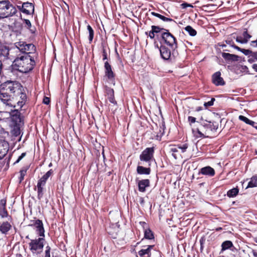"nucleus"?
Listing matches in <instances>:
<instances>
[{"instance_id": "obj_58", "label": "nucleus", "mask_w": 257, "mask_h": 257, "mask_svg": "<svg viewBox=\"0 0 257 257\" xmlns=\"http://www.w3.org/2000/svg\"><path fill=\"white\" fill-rule=\"evenodd\" d=\"M139 202H140V204L142 205V206H144V204H145V200H144V198L142 197H140L139 198Z\"/></svg>"}, {"instance_id": "obj_25", "label": "nucleus", "mask_w": 257, "mask_h": 257, "mask_svg": "<svg viewBox=\"0 0 257 257\" xmlns=\"http://www.w3.org/2000/svg\"><path fill=\"white\" fill-rule=\"evenodd\" d=\"M144 238L152 240L154 239V234L153 231L150 229H146L144 231Z\"/></svg>"}, {"instance_id": "obj_3", "label": "nucleus", "mask_w": 257, "mask_h": 257, "mask_svg": "<svg viewBox=\"0 0 257 257\" xmlns=\"http://www.w3.org/2000/svg\"><path fill=\"white\" fill-rule=\"evenodd\" d=\"M161 37L164 43L172 49V55L174 57L175 55L177 53L176 49L178 48L176 38L169 32L168 30H165V31L161 34Z\"/></svg>"}, {"instance_id": "obj_40", "label": "nucleus", "mask_w": 257, "mask_h": 257, "mask_svg": "<svg viewBox=\"0 0 257 257\" xmlns=\"http://www.w3.org/2000/svg\"><path fill=\"white\" fill-rule=\"evenodd\" d=\"M165 128H166V127H165V122H163L162 124V125L160 126V134L159 136L160 138H161V137L164 135Z\"/></svg>"}, {"instance_id": "obj_51", "label": "nucleus", "mask_w": 257, "mask_h": 257, "mask_svg": "<svg viewBox=\"0 0 257 257\" xmlns=\"http://www.w3.org/2000/svg\"><path fill=\"white\" fill-rule=\"evenodd\" d=\"M50 98L48 97L45 96L43 100V102L45 104H49L50 103Z\"/></svg>"}, {"instance_id": "obj_48", "label": "nucleus", "mask_w": 257, "mask_h": 257, "mask_svg": "<svg viewBox=\"0 0 257 257\" xmlns=\"http://www.w3.org/2000/svg\"><path fill=\"white\" fill-rule=\"evenodd\" d=\"M236 41L241 44H246V41L243 40L241 37H237L235 39Z\"/></svg>"}, {"instance_id": "obj_57", "label": "nucleus", "mask_w": 257, "mask_h": 257, "mask_svg": "<svg viewBox=\"0 0 257 257\" xmlns=\"http://www.w3.org/2000/svg\"><path fill=\"white\" fill-rule=\"evenodd\" d=\"M251 55H252V57L253 58L254 60L256 61H257V51L256 52H251Z\"/></svg>"}, {"instance_id": "obj_15", "label": "nucleus", "mask_w": 257, "mask_h": 257, "mask_svg": "<svg viewBox=\"0 0 257 257\" xmlns=\"http://www.w3.org/2000/svg\"><path fill=\"white\" fill-rule=\"evenodd\" d=\"M161 56L165 60H168L171 58V50L165 46L161 45L160 49Z\"/></svg>"}, {"instance_id": "obj_42", "label": "nucleus", "mask_w": 257, "mask_h": 257, "mask_svg": "<svg viewBox=\"0 0 257 257\" xmlns=\"http://www.w3.org/2000/svg\"><path fill=\"white\" fill-rule=\"evenodd\" d=\"M205 240H206V238L204 236H202L199 240L201 250H202L203 249L204 244L205 242Z\"/></svg>"}, {"instance_id": "obj_36", "label": "nucleus", "mask_w": 257, "mask_h": 257, "mask_svg": "<svg viewBox=\"0 0 257 257\" xmlns=\"http://www.w3.org/2000/svg\"><path fill=\"white\" fill-rule=\"evenodd\" d=\"M38 188V198L41 199L43 196V187L41 185H37Z\"/></svg>"}, {"instance_id": "obj_24", "label": "nucleus", "mask_w": 257, "mask_h": 257, "mask_svg": "<svg viewBox=\"0 0 257 257\" xmlns=\"http://www.w3.org/2000/svg\"><path fill=\"white\" fill-rule=\"evenodd\" d=\"M30 166L29 165H26L24 166L20 171V176L19 178L20 183H21L24 178L26 174L27 171L29 169Z\"/></svg>"}, {"instance_id": "obj_62", "label": "nucleus", "mask_w": 257, "mask_h": 257, "mask_svg": "<svg viewBox=\"0 0 257 257\" xmlns=\"http://www.w3.org/2000/svg\"><path fill=\"white\" fill-rule=\"evenodd\" d=\"M171 152L173 153H175L178 152V150L176 148H172L171 149Z\"/></svg>"}, {"instance_id": "obj_47", "label": "nucleus", "mask_w": 257, "mask_h": 257, "mask_svg": "<svg viewBox=\"0 0 257 257\" xmlns=\"http://www.w3.org/2000/svg\"><path fill=\"white\" fill-rule=\"evenodd\" d=\"M146 34L148 35L149 37L152 39H153L155 37V33L152 31V30L149 32H146Z\"/></svg>"}, {"instance_id": "obj_16", "label": "nucleus", "mask_w": 257, "mask_h": 257, "mask_svg": "<svg viewBox=\"0 0 257 257\" xmlns=\"http://www.w3.org/2000/svg\"><path fill=\"white\" fill-rule=\"evenodd\" d=\"M144 247L146 248H143L141 249L138 252V254L140 257H151V250L154 248V245H149L144 246Z\"/></svg>"}, {"instance_id": "obj_22", "label": "nucleus", "mask_w": 257, "mask_h": 257, "mask_svg": "<svg viewBox=\"0 0 257 257\" xmlns=\"http://www.w3.org/2000/svg\"><path fill=\"white\" fill-rule=\"evenodd\" d=\"M151 172L150 166L145 167L142 166H138L137 168V172L140 175H150Z\"/></svg>"}, {"instance_id": "obj_9", "label": "nucleus", "mask_w": 257, "mask_h": 257, "mask_svg": "<svg viewBox=\"0 0 257 257\" xmlns=\"http://www.w3.org/2000/svg\"><path fill=\"white\" fill-rule=\"evenodd\" d=\"M104 77L106 78L108 81L114 84L115 75L112 71L111 65L107 61L104 62Z\"/></svg>"}, {"instance_id": "obj_61", "label": "nucleus", "mask_w": 257, "mask_h": 257, "mask_svg": "<svg viewBox=\"0 0 257 257\" xmlns=\"http://www.w3.org/2000/svg\"><path fill=\"white\" fill-rule=\"evenodd\" d=\"M232 48H233L234 49H235L240 52H241V50L242 49V48L238 47L237 46L235 45V44H234V45L233 46Z\"/></svg>"}, {"instance_id": "obj_53", "label": "nucleus", "mask_w": 257, "mask_h": 257, "mask_svg": "<svg viewBox=\"0 0 257 257\" xmlns=\"http://www.w3.org/2000/svg\"><path fill=\"white\" fill-rule=\"evenodd\" d=\"M26 153H23L17 159V163H18L24 157H25Z\"/></svg>"}, {"instance_id": "obj_23", "label": "nucleus", "mask_w": 257, "mask_h": 257, "mask_svg": "<svg viewBox=\"0 0 257 257\" xmlns=\"http://www.w3.org/2000/svg\"><path fill=\"white\" fill-rule=\"evenodd\" d=\"M233 247V243L230 240H226L223 241L221 244V250L222 252L227 249H229L230 248Z\"/></svg>"}, {"instance_id": "obj_63", "label": "nucleus", "mask_w": 257, "mask_h": 257, "mask_svg": "<svg viewBox=\"0 0 257 257\" xmlns=\"http://www.w3.org/2000/svg\"><path fill=\"white\" fill-rule=\"evenodd\" d=\"M252 68L255 71L257 72V64H253Z\"/></svg>"}, {"instance_id": "obj_21", "label": "nucleus", "mask_w": 257, "mask_h": 257, "mask_svg": "<svg viewBox=\"0 0 257 257\" xmlns=\"http://www.w3.org/2000/svg\"><path fill=\"white\" fill-rule=\"evenodd\" d=\"M6 200L2 199L0 201V217L4 218L8 216V212L6 209Z\"/></svg>"}, {"instance_id": "obj_60", "label": "nucleus", "mask_w": 257, "mask_h": 257, "mask_svg": "<svg viewBox=\"0 0 257 257\" xmlns=\"http://www.w3.org/2000/svg\"><path fill=\"white\" fill-rule=\"evenodd\" d=\"M231 251H232L233 252L235 253L238 252V250L233 245V247L230 248L229 249Z\"/></svg>"}, {"instance_id": "obj_34", "label": "nucleus", "mask_w": 257, "mask_h": 257, "mask_svg": "<svg viewBox=\"0 0 257 257\" xmlns=\"http://www.w3.org/2000/svg\"><path fill=\"white\" fill-rule=\"evenodd\" d=\"M102 60L105 61L107 59V54L106 50V46L102 44Z\"/></svg>"}, {"instance_id": "obj_59", "label": "nucleus", "mask_w": 257, "mask_h": 257, "mask_svg": "<svg viewBox=\"0 0 257 257\" xmlns=\"http://www.w3.org/2000/svg\"><path fill=\"white\" fill-rule=\"evenodd\" d=\"M196 132L198 134L200 137H201V138L204 137V134L203 133H202V132L200 131V130L199 128H196Z\"/></svg>"}, {"instance_id": "obj_64", "label": "nucleus", "mask_w": 257, "mask_h": 257, "mask_svg": "<svg viewBox=\"0 0 257 257\" xmlns=\"http://www.w3.org/2000/svg\"><path fill=\"white\" fill-rule=\"evenodd\" d=\"M252 253L254 257H257V252L255 250H252Z\"/></svg>"}, {"instance_id": "obj_18", "label": "nucleus", "mask_w": 257, "mask_h": 257, "mask_svg": "<svg viewBox=\"0 0 257 257\" xmlns=\"http://www.w3.org/2000/svg\"><path fill=\"white\" fill-rule=\"evenodd\" d=\"M138 186L140 192H145L146 191V188L150 186V181L148 179L138 180Z\"/></svg>"}, {"instance_id": "obj_35", "label": "nucleus", "mask_w": 257, "mask_h": 257, "mask_svg": "<svg viewBox=\"0 0 257 257\" xmlns=\"http://www.w3.org/2000/svg\"><path fill=\"white\" fill-rule=\"evenodd\" d=\"M47 180H48V178L47 177H46L44 175H43L40 178V179H39L38 180V183H37V185H41V186L43 187L45 185L46 182Z\"/></svg>"}, {"instance_id": "obj_13", "label": "nucleus", "mask_w": 257, "mask_h": 257, "mask_svg": "<svg viewBox=\"0 0 257 257\" xmlns=\"http://www.w3.org/2000/svg\"><path fill=\"white\" fill-rule=\"evenodd\" d=\"M215 174L214 169L210 166H206L201 168L198 173V175H203L208 177H212Z\"/></svg>"}, {"instance_id": "obj_54", "label": "nucleus", "mask_w": 257, "mask_h": 257, "mask_svg": "<svg viewBox=\"0 0 257 257\" xmlns=\"http://www.w3.org/2000/svg\"><path fill=\"white\" fill-rule=\"evenodd\" d=\"M250 45L253 47L257 48V39L256 40L251 41Z\"/></svg>"}, {"instance_id": "obj_6", "label": "nucleus", "mask_w": 257, "mask_h": 257, "mask_svg": "<svg viewBox=\"0 0 257 257\" xmlns=\"http://www.w3.org/2000/svg\"><path fill=\"white\" fill-rule=\"evenodd\" d=\"M155 153L154 147L147 148L140 155V160L141 161L145 162L148 163V166H150L151 162L155 161L154 157Z\"/></svg>"}, {"instance_id": "obj_26", "label": "nucleus", "mask_w": 257, "mask_h": 257, "mask_svg": "<svg viewBox=\"0 0 257 257\" xmlns=\"http://www.w3.org/2000/svg\"><path fill=\"white\" fill-rule=\"evenodd\" d=\"M239 189L237 187L233 188L227 192V196L229 198L234 197L237 195Z\"/></svg>"}, {"instance_id": "obj_49", "label": "nucleus", "mask_w": 257, "mask_h": 257, "mask_svg": "<svg viewBox=\"0 0 257 257\" xmlns=\"http://www.w3.org/2000/svg\"><path fill=\"white\" fill-rule=\"evenodd\" d=\"M196 119L195 117L191 116H189L188 117V120L190 124H191L193 123H195L196 121Z\"/></svg>"}, {"instance_id": "obj_31", "label": "nucleus", "mask_w": 257, "mask_h": 257, "mask_svg": "<svg viewBox=\"0 0 257 257\" xmlns=\"http://www.w3.org/2000/svg\"><path fill=\"white\" fill-rule=\"evenodd\" d=\"M185 30L188 33V34L191 36L193 37L196 35V31L190 26H187V27H186Z\"/></svg>"}, {"instance_id": "obj_1", "label": "nucleus", "mask_w": 257, "mask_h": 257, "mask_svg": "<svg viewBox=\"0 0 257 257\" xmlns=\"http://www.w3.org/2000/svg\"><path fill=\"white\" fill-rule=\"evenodd\" d=\"M28 92L27 88L23 86L21 83L17 82V96L19 98L17 101V105L20 107V109H17V136L21 135L17 141L18 142L21 141L23 134L24 117L26 115V110L27 109L26 104L28 101L27 95Z\"/></svg>"}, {"instance_id": "obj_19", "label": "nucleus", "mask_w": 257, "mask_h": 257, "mask_svg": "<svg viewBox=\"0 0 257 257\" xmlns=\"http://www.w3.org/2000/svg\"><path fill=\"white\" fill-rule=\"evenodd\" d=\"M105 91L109 101L114 105H116L117 102L114 98L113 89L110 87L106 86Z\"/></svg>"}, {"instance_id": "obj_52", "label": "nucleus", "mask_w": 257, "mask_h": 257, "mask_svg": "<svg viewBox=\"0 0 257 257\" xmlns=\"http://www.w3.org/2000/svg\"><path fill=\"white\" fill-rule=\"evenodd\" d=\"M53 171L52 169H50L44 175L48 179L49 177L53 174Z\"/></svg>"}, {"instance_id": "obj_30", "label": "nucleus", "mask_w": 257, "mask_h": 257, "mask_svg": "<svg viewBox=\"0 0 257 257\" xmlns=\"http://www.w3.org/2000/svg\"><path fill=\"white\" fill-rule=\"evenodd\" d=\"M24 21L26 25L25 26L29 29L30 31L32 34H35L36 31V29L34 27H32L30 21L27 19H25Z\"/></svg>"}, {"instance_id": "obj_39", "label": "nucleus", "mask_w": 257, "mask_h": 257, "mask_svg": "<svg viewBox=\"0 0 257 257\" xmlns=\"http://www.w3.org/2000/svg\"><path fill=\"white\" fill-rule=\"evenodd\" d=\"M178 148L181 150L182 153H184L186 151L188 147L187 144H184L183 145H178Z\"/></svg>"}, {"instance_id": "obj_50", "label": "nucleus", "mask_w": 257, "mask_h": 257, "mask_svg": "<svg viewBox=\"0 0 257 257\" xmlns=\"http://www.w3.org/2000/svg\"><path fill=\"white\" fill-rule=\"evenodd\" d=\"M225 42L227 44L230 45L231 47H233V46L234 45V42L229 39H228L225 40Z\"/></svg>"}, {"instance_id": "obj_11", "label": "nucleus", "mask_w": 257, "mask_h": 257, "mask_svg": "<svg viewBox=\"0 0 257 257\" xmlns=\"http://www.w3.org/2000/svg\"><path fill=\"white\" fill-rule=\"evenodd\" d=\"M200 124L206 131L215 132L218 128V122L214 121H211L204 120L200 122Z\"/></svg>"}, {"instance_id": "obj_10", "label": "nucleus", "mask_w": 257, "mask_h": 257, "mask_svg": "<svg viewBox=\"0 0 257 257\" xmlns=\"http://www.w3.org/2000/svg\"><path fill=\"white\" fill-rule=\"evenodd\" d=\"M17 9L21 12L27 15H33L34 13V6L32 3L26 2L22 4V7L17 6Z\"/></svg>"}, {"instance_id": "obj_33", "label": "nucleus", "mask_w": 257, "mask_h": 257, "mask_svg": "<svg viewBox=\"0 0 257 257\" xmlns=\"http://www.w3.org/2000/svg\"><path fill=\"white\" fill-rule=\"evenodd\" d=\"M16 37V32H12V33H10L7 37V41L8 43H11V41L12 42L15 40Z\"/></svg>"}, {"instance_id": "obj_32", "label": "nucleus", "mask_w": 257, "mask_h": 257, "mask_svg": "<svg viewBox=\"0 0 257 257\" xmlns=\"http://www.w3.org/2000/svg\"><path fill=\"white\" fill-rule=\"evenodd\" d=\"M87 30L89 32V42L91 43L92 41V40L93 39L94 37V31L92 27L89 25H88L87 26Z\"/></svg>"}, {"instance_id": "obj_20", "label": "nucleus", "mask_w": 257, "mask_h": 257, "mask_svg": "<svg viewBox=\"0 0 257 257\" xmlns=\"http://www.w3.org/2000/svg\"><path fill=\"white\" fill-rule=\"evenodd\" d=\"M222 57L228 62H236L239 61V58L237 55L228 53H222Z\"/></svg>"}, {"instance_id": "obj_17", "label": "nucleus", "mask_w": 257, "mask_h": 257, "mask_svg": "<svg viewBox=\"0 0 257 257\" xmlns=\"http://www.w3.org/2000/svg\"><path fill=\"white\" fill-rule=\"evenodd\" d=\"M9 150V144L4 140L0 139V159L3 158Z\"/></svg>"}, {"instance_id": "obj_44", "label": "nucleus", "mask_w": 257, "mask_h": 257, "mask_svg": "<svg viewBox=\"0 0 257 257\" xmlns=\"http://www.w3.org/2000/svg\"><path fill=\"white\" fill-rule=\"evenodd\" d=\"M215 98H212L211 100L208 101V102H205L204 103V106L205 107H207L208 106H211L212 105H213V103H214V101H215Z\"/></svg>"}, {"instance_id": "obj_45", "label": "nucleus", "mask_w": 257, "mask_h": 257, "mask_svg": "<svg viewBox=\"0 0 257 257\" xmlns=\"http://www.w3.org/2000/svg\"><path fill=\"white\" fill-rule=\"evenodd\" d=\"M180 7L182 9H186L187 8H193V6L191 4H188L186 2H184L183 3L180 5Z\"/></svg>"}, {"instance_id": "obj_37", "label": "nucleus", "mask_w": 257, "mask_h": 257, "mask_svg": "<svg viewBox=\"0 0 257 257\" xmlns=\"http://www.w3.org/2000/svg\"><path fill=\"white\" fill-rule=\"evenodd\" d=\"M240 71L245 74H249L248 67L245 65H240L239 68Z\"/></svg>"}, {"instance_id": "obj_41", "label": "nucleus", "mask_w": 257, "mask_h": 257, "mask_svg": "<svg viewBox=\"0 0 257 257\" xmlns=\"http://www.w3.org/2000/svg\"><path fill=\"white\" fill-rule=\"evenodd\" d=\"M152 30L155 33H158L161 31V30H164L165 29L163 28H161L158 26H152Z\"/></svg>"}, {"instance_id": "obj_55", "label": "nucleus", "mask_w": 257, "mask_h": 257, "mask_svg": "<svg viewBox=\"0 0 257 257\" xmlns=\"http://www.w3.org/2000/svg\"><path fill=\"white\" fill-rule=\"evenodd\" d=\"M248 62L250 63H252L255 61H256L255 60H254L253 58L252 57V55H250L248 56Z\"/></svg>"}, {"instance_id": "obj_4", "label": "nucleus", "mask_w": 257, "mask_h": 257, "mask_svg": "<svg viewBox=\"0 0 257 257\" xmlns=\"http://www.w3.org/2000/svg\"><path fill=\"white\" fill-rule=\"evenodd\" d=\"M44 241L45 238L43 237L31 240V241L29 243V246L33 254H39L42 252L44 246Z\"/></svg>"}, {"instance_id": "obj_12", "label": "nucleus", "mask_w": 257, "mask_h": 257, "mask_svg": "<svg viewBox=\"0 0 257 257\" xmlns=\"http://www.w3.org/2000/svg\"><path fill=\"white\" fill-rule=\"evenodd\" d=\"M36 231V233L40 237H45V230L43 223L40 219L36 220L33 224L30 225Z\"/></svg>"}, {"instance_id": "obj_14", "label": "nucleus", "mask_w": 257, "mask_h": 257, "mask_svg": "<svg viewBox=\"0 0 257 257\" xmlns=\"http://www.w3.org/2000/svg\"><path fill=\"white\" fill-rule=\"evenodd\" d=\"M212 81L216 86H223L225 83L223 79L221 77V73L219 71H217L212 75Z\"/></svg>"}, {"instance_id": "obj_46", "label": "nucleus", "mask_w": 257, "mask_h": 257, "mask_svg": "<svg viewBox=\"0 0 257 257\" xmlns=\"http://www.w3.org/2000/svg\"><path fill=\"white\" fill-rule=\"evenodd\" d=\"M241 52L244 55L248 56L251 54L252 51L249 49H242Z\"/></svg>"}, {"instance_id": "obj_29", "label": "nucleus", "mask_w": 257, "mask_h": 257, "mask_svg": "<svg viewBox=\"0 0 257 257\" xmlns=\"http://www.w3.org/2000/svg\"><path fill=\"white\" fill-rule=\"evenodd\" d=\"M238 118L240 120H241L243 122H244L245 123L247 124H249L251 125L252 126H254V125L255 124V122L249 119L246 117L243 116V115H239L238 117Z\"/></svg>"}, {"instance_id": "obj_27", "label": "nucleus", "mask_w": 257, "mask_h": 257, "mask_svg": "<svg viewBox=\"0 0 257 257\" xmlns=\"http://www.w3.org/2000/svg\"><path fill=\"white\" fill-rule=\"evenodd\" d=\"M257 186V176H253L248 182L246 188H253Z\"/></svg>"}, {"instance_id": "obj_7", "label": "nucleus", "mask_w": 257, "mask_h": 257, "mask_svg": "<svg viewBox=\"0 0 257 257\" xmlns=\"http://www.w3.org/2000/svg\"><path fill=\"white\" fill-rule=\"evenodd\" d=\"M17 49L19 50L23 55L33 53L36 51V47L33 44H27L26 42L20 41L17 42Z\"/></svg>"}, {"instance_id": "obj_28", "label": "nucleus", "mask_w": 257, "mask_h": 257, "mask_svg": "<svg viewBox=\"0 0 257 257\" xmlns=\"http://www.w3.org/2000/svg\"><path fill=\"white\" fill-rule=\"evenodd\" d=\"M10 224L7 222H3L2 223L0 222V230L3 233L7 232L10 229Z\"/></svg>"}, {"instance_id": "obj_43", "label": "nucleus", "mask_w": 257, "mask_h": 257, "mask_svg": "<svg viewBox=\"0 0 257 257\" xmlns=\"http://www.w3.org/2000/svg\"><path fill=\"white\" fill-rule=\"evenodd\" d=\"M51 247L49 245L46 246V250L45 251V257H51L50 255V251H51Z\"/></svg>"}, {"instance_id": "obj_38", "label": "nucleus", "mask_w": 257, "mask_h": 257, "mask_svg": "<svg viewBox=\"0 0 257 257\" xmlns=\"http://www.w3.org/2000/svg\"><path fill=\"white\" fill-rule=\"evenodd\" d=\"M242 35L243 37V40H245L246 43H247L248 40L251 38V35H250L249 34H248L247 30L243 32Z\"/></svg>"}, {"instance_id": "obj_2", "label": "nucleus", "mask_w": 257, "mask_h": 257, "mask_svg": "<svg viewBox=\"0 0 257 257\" xmlns=\"http://www.w3.org/2000/svg\"><path fill=\"white\" fill-rule=\"evenodd\" d=\"M35 65L34 58L28 54L25 55H17V71L27 73L33 70Z\"/></svg>"}, {"instance_id": "obj_8", "label": "nucleus", "mask_w": 257, "mask_h": 257, "mask_svg": "<svg viewBox=\"0 0 257 257\" xmlns=\"http://www.w3.org/2000/svg\"><path fill=\"white\" fill-rule=\"evenodd\" d=\"M0 54L7 59L11 60L13 63L16 60V58H15L14 55L15 54V49L9 48L8 47L3 46L1 45Z\"/></svg>"}, {"instance_id": "obj_5", "label": "nucleus", "mask_w": 257, "mask_h": 257, "mask_svg": "<svg viewBox=\"0 0 257 257\" xmlns=\"http://www.w3.org/2000/svg\"><path fill=\"white\" fill-rule=\"evenodd\" d=\"M16 13V9L7 1H0V16H13Z\"/></svg>"}, {"instance_id": "obj_56", "label": "nucleus", "mask_w": 257, "mask_h": 257, "mask_svg": "<svg viewBox=\"0 0 257 257\" xmlns=\"http://www.w3.org/2000/svg\"><path fill=\"white\" fill-rule=\"evenodd\" d=\"M161 19H162L163 21L167 22V21H173V20L168 17H159Z\"/></svg>"}]
</instances>
